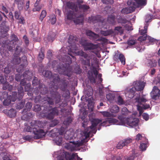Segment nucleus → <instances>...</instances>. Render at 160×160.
I'll return each instance as SVG.
<instances>
[{"label":"nucleus","instance_id":"f257e3e1","mask_svg":"<svg viewBox=\"0 0 160 160\" xmlns=\"http://www.w3.org/2000/svg\"><path fill=\"white\" fill-rule=\"evenodd\" d=\"M44 124L41 121L37 120H33L31 122V126L27 127L26 131L28 132H33L35 135L34 138L38 139L44 137L46 132L43 130L40 129L43 128Z\"/></svg>","mask_w":160,"mask_h":160},{"label":"nucleus","instance_id":"f03ea898","mask_svg":"<svg viewBox=\"0 0 160 160\" xmlns=\"http://www.w3.org/2000/svg\"><path fill=\"white\" fill-rule=\"evenodd\" d=\"M128 111L126 108H124L121 111V125H127L132 127L138 125L139 120L138 118L132 117L127 118L128 115Z\"/></svg>","mask_w":160,"mask_h":160},{"label":"nucleus","instance_id":"7ed1b4c3","mask_svg":"<svg viewBox=\"0 0 160 160\" xmlns=\"http://www.w3.org/2000/svg\"><path fill=\"white\" fill-rule=\"evenodd\" d=\"M59 87L58 85H54L50 89V92L51 96L52 99L54 100L56 104H58V107L61 109H63V108L66 107L68 104L66 98L63 100L61 99V96L60 94L57 92Z\"/></svg>","mask_w":160,"mask_h":160},{"label":"nucleus","instance_id":"20e7f679","mask_svg":"<svg viewBox=\"0 0 160 160\" xmlns=\"http://www.w3.org/2000/svg\"><path fill=\"white\" fill-rule=\"evenodd\" d=\"M64 64L61 65L57 68V70L60 74H63L70 77L71 72V69L70 65L72 62L71 58L68 55H65L63 57Z\"/></svg>","mask_w":160,"mask_h":160},{"label":"nucleus","instance_id":"39448f33","mask_svg":"<svg viewBox=\"0 0 160 160\" xmlns=\"http://www.w3.org/2000/svg\"><path fill=\"white\" fill-rule=\"evenodd\" d=\"M67 17L68 20L73 19V22L76 24L82 23L84 22L83 15L78 11L76 12L72 10L68 11Z\"/></svg>","mask_w":160,"mask_h":160},{"label":"nucleus","instance_id":"423d86ee","mask_svg":"<svg viewBox=\"0 0 160 160\" xmlns=\"http://www.w3.org/2000/svg\"><path fill=\"white\" fill-rule=\"evenodd\" d=\"M35 103H39L42 104V106L45 107L46 104L48 105L54 104L53 100L52 98L48 97L41 96L40 95L36 96L34 99Z\"/></svg>","mask_w":160,"mask_h":160},{"label":"nucleus","instance_id":"0eeeda50","mask_svg":"<svg viewBox=\"0 0 160 160\" xmlns=\"http://www.w3.org/2000/svg\"><path fill=\"white\" fill-rule=\"evenodd\" d=\"M42 74L44 77L48 78H52L53 83L57 84V85H58V84L60 81V79L58 74H52L51 71L47 70L43 71Z\"/></svg>","mask_w":160,"mask_h":160},{"label":"nucleus","instance_id":"6e6552de","mask_svg":"<svg viewBox=\"0 0 160 160\" xmlns=\"http://www.w3.org/2000/svg\"><path fill=\"white\" fill-rule=\"evenodd\" d=\"M123 28L121 27V36H122L123 39H125L128 37V35L130 32L133 30L132 26L129 24H127L123 25Z\"/></svg>","mask_w":160,"mask_h":160},{"label":"nucleus","instance_id":"1a4fd4ad","mask_svg":"<svg viewBox=\"0 0 160 160\" xmlns=\"http://www.w3.org/2000/svg\"><path fill=\"white\" fill-rule=\"evenodd\" d=\"M128 5L134 6L135 8L146 5L147 4L146 0H128Z\"/></svg>","mask_w":160,"mask_h":160},{"label":"nucleus","instance_id":"9d476101","mask_svg":"<svg viewBox=\"0 0 160 160\" xmlns=\"http://www.w3.org/2000/svg\"><path fill=\"white\" fill-rule=\"evenodd\" d=\"M11 96H8L7 92H4L0 96V100L2 102L4 105L8 106L11 102Z\"/></svg>","mask_w":160,"mask_h":160},{"label":"nucleus","instance_id":"9b49d317","mask_svg":"<svg viewBox=\"0 0 160 160\" xmlns=\"http://www.w3.org/2000/svg\"><path fill=\"white\" fill-rule=\"evenodd\" d=\"M81 44L85 51L96 49L99 47L98 44H94L91 42H87L85 40L82 41Z\"/></svg>","mask_w":160,"mask_h":160},{"label":"nucleus","instance_id":"f8f14e48","mask_svg":"<svg viewBox=\"0 0 160 160\" xmlns=\"http://www.w3.org/2000/svg\"><path fill=\"white\" fill-rule=\"evenodd\" d=\"M59 110L57 107L52 108L49 110V112L45 116L47 119L51 120L53 119L55 116L58 115Z\"/></svg>","mask_w":160,"mask_h":160},{"label":"nucleus","instance_id":"ddd939ff","mask_svg":"<svg viewBox=\"0 0 160 160\" xmlns=\"http://www.w3.org/2000/svg\"><path fill=\"white\" fill-rule=\"evenodd\" d=\"M48 91L47 87H44L42 84H39L38 87L35 88L33 92L35 94L37 95L39 93L42 95H44L47 93Z\"/></svg>","mask_w":160,"mask_h":160},{"label":"nucleus","instance_id":"4468645a","mask_svg":"<svg viewBox=\"0 0 160 160\" xmlns=\"http://www.w3.org/2000/svg\"><path fill=\"white\" fill-rule=\"evenodd\" d=\"M76 40V37L72 35L69 36L68 39V43L71 44L70 50L71 52H73L75 51L78 49V47L74 44L75 41Z\"/></svg>","mask_w":160,"mask_h":160},{"label":"nucleus","instance_id":"2eb2a0df","mask_svg":"<svg viewBox=\"0 0 160 160\" xmlns=\"http://www.w3.org/2000/svg\"><path fill=\"white\" fill-rule=\"evenodd\" d=\"M104 21L103 18L99 15L93 16H91L88 18V22L89 23H96L101 22L102 23Z\"/></svg>","mask_w":160,"mask_h":160},{"label":"nucleus","instance_id":"dca6fc26","mask_svg":"<svg viewBox=\"0 0 160 160\" xmlns=\"http://www.w3.org/2000/svg\"><path fill=\"white\" fill-rule=\"evenodd\" d=\"M151 95L153 99L156 100L159 98L160 96V90L157 86H154L153 87Z\"/></svg>","mask_w":160,"mask_h":160},{"label":"nucleus","instance_id":"f3484780","mask_svg":"<svg viewBox=\"0 0 160 160\" xmlns=\"http://www.w3.org/2000/svg\"><path fill=\"white\" fill-rule=\"evenodd\" d=\"M145 95H143L142 97H140V93L138 95V97L134 98L135 102L138 103V104L137 105V107H138L140 105V106L143 105L145 102L147 101V99L145 98Z\"/></svg>","mask_w":160,"mask_h":160},{"label":"nucleus","instance_id":"a211bd4d","mask_svg":"<svg viewBox=\"0 0 160 160\" xmlns=\"http://www.w3.org/2000/svg\"><path fill=\"white\" fill-rule=\"evenodd\" d=\"M65 9H71L74 10L75 12L78 11V7L77 5L72 2L69 1L66 3V6L65 7Z\"/></svg>","mask_w":160,"mask_h":160},{"label":"nucleus","instance_id":"6ab92c4d","mask_svg":"<svg viewBox=\"0 0 160 160\" xmlns=\"http://www.w3.org/2000/svg\"><path fill=\"white\" fill-rule=\"evenodd\" d=\"M118 122V120L115 119L113 118H108L105 119V121L102 122L100 126H105L106 127L109 126L108 123L115 124Z\"/></svg>","mask_w":160,"mask_h":160},{"label":"nucleus","instance_id":"aec40b11","mask_svg":"<svg viewBox=\"0 0 160 160\" xmlns=\"http://www.w3.org/2000/svg\"><path fill=\"white\" fill-rule=\"evenodd\" d=\"M128 5V7L122 9V10L121 11V13L127 14L132 13L135 11V8L134 6L129 5Z\"/></svg>","mask_w":160,"mask_h":160},{"label":"nucleus","instance_id":"412c9836","mask_svg":"<svg viewBox=\"0 0 160 160\" xmlns=\"http://www.w3.org/2000/svg\"><path fill=\"white\" fill-rule=\"evenodd\" d=\"M86 33L87 36H89V38L94 40L99 37L98 34H96L90 30H86Z\"/></svg>","mask_w":160,"mask_h":160},{"label":"nucleus","instance_id":"4be33fe9","mask_svg":"<svg viewBox=\"0 0 160 160\" xmlns=\"http://www.w3.org/2000/svg\"><path fill=\"white\" fill-rule=\"evenodd\" d=\"M145 64L147 66L152 68L156 66L157 62L155 59H148L145 62Z\"/></svg>","mask_w":160,"mask_h":160},{"label":"nucleus","instance_id":"5701e85b","mask_svg":"<svg viewBox=\"0 0 160 160\" xmlns=\"http://www.w3.org/2000/svg\"><path fill=\"white\" fill-rule=\"evenodd\" d=\"M23 75L24 79L30 81L32 78V73L28 70L23 73Z\"/></svg>","mask_w":160,"mask_h":160},{"label":"nucleus","instance_id":"b1692460","mask_svg":"<svg viewBox=\"0 0 160 160\" xmlns=\"http://www.w3.org/2000/svg\"><path fill=\"white\" fill-rule=\"evenodd\" d=\"M102 122V120L98 119H94L91 121L92 125L90 126L91 129L95 128L97 125L99 123Z\"/></svg>","mask_w":160,"mask_h":160},{"label":"nucleus","instance_id":"393cba45","mask_svg":"<svg viewBox=\"0 0 160 160\" xmlns=\"http://www.w3.org/2000/svg\"><path fill=\"white\" fill-rule=\"evenodd\" d=\"M134 87L135 88L136 91H141L143 90L144 85L142 82H138L135 83Z\"/></svg>","mask_w":160,"mask_h":160},{"label":"nucleus","instance_id":"a878e982","mask_svg":"<svg viewBox=\"0 0 160 160\" xmlns=\"http://www.w3.org/2000/svg\"><path fill=\"white\" fill-rule=\"evenodd\" d=\"M18 99L21 100L23 98L24 95V91L23 87L22 86H20L18 88Z\"/></svg>","mask_w":160,"mask_h":160},{"label":"nucleus","instance_id":"bb28decb","mask_svg":"<svg viewBox=\"0 0 160 160\" xmlns=\"http://www.w3.org/2000/svg\"><path fill=\"white\" fill-rule=\"evenodd\" d=\"M77 55L81 56L83 57L85 59H91V57L82 50L78 51L77 52Z\"/></svg>","mask_w":160,"mask_h":160},{"label":"nucleus","instance_id":"cd10ccee","mask_svg":"<svg viewBox=\"0 0 160 160\" xmlns=\"http://www.w3.org/2000/svg\"><path fill=\"white\" fill-rule=\"evenodd\" d=\"M150 108V106L149 104H145L144 103L143 105L142 104L141 106H140L139 105V106L138 107V111H139V113L140 114L142 113L143 110L146 109L148 108Z\"/></svg>","mask_w":160,"mask_h":160},{"label":"nucleus","instance_id":"c85d7f7f","mask_svg":"<svg viewBox=\"0 0 160 160\" xmlns=\"http://www.w3.org/2000/svg\"><path fill=\"white\" fill-rule=\"evenodd\" d=\"M107 21L110 24L115 25L116 23L115 16L112 15H109Z\"/></svg>","mask_w":160,"mask_h":160},{"label":"nucleus","instance_id":"c756f323","mask_svg":"<svg viewBox=\"0 0 160 160\" xmlns=\"http://www.w3.org/2000/svg\"><path fill=\"white\" fill-rule=\"evenodd\" d=\"M114 32V31L112 29H109L107 31H101V33L102 35L104 36H107L110 35Z\"/></svg>","mask_w":160,"mask_h":160},{"label":"nucleus","instance_id":"7c9ffc66","mask_svg":"<svg viewBox=\"0 0 160 160\" xmlns=\"http://www.w3.org/2000/svg\"><path fill=\"white\" fill-rule=\"evenodd\" d=\"M22 114H23V115L22 117V119L26 121L32 117V114L31 112L28 113L25 112L23 113L22 112Z\"/></svg>","mask_w":160,"mask_h":160},{"label":"nucleus","instance_id":"2f4dec72","mask_svg":"<svg viewBox=\"0 0 160 160\" xmlns=\"http://www.w3.org/2000/svg\"><path fill=\"white\" fill-rule=\"evenodd\" d=\"M7 114L10 118L15 117L16 115V112L14 109L11 108L10 110H8Z\"/></svg>","mask_w":160,"mask_h":160},{"label":"nucleus","instance_id":"473e14b6","mask_svg":"<svg viewBox=\"0 0 160 160\" xmlns=\"http://www.w3.org/2000/svg\"><path fill=\"white\" fill-rule=\"evenodd\" d=\"M136 91V90L134 87L130 88L128 92V97L130 98H133L134 96V94L135 93Z\"/></svg>","mask_w":160,"mask_h":160},{"label":"nucleus","instance_id":"72a5a7b5","mask_svg":"<svg viewBox=\"0 0 160 160\" xmlns=\"http://www.w3.org/2000/svg\"><path fill=\"white\" fill-rule=\"evenodd\" d=\"M32 106V104L31 102H28L26 103L25 105V108L23 109L22 112L24 113L25 112H28L31 109Z\"/></svg>","mask_w":160,"mask_h":160},{"label":"nucleus","instance_id":"f704fd0d","mask_svg":"<svg viewBox=\"0 0 160 160\" xmlns=\"http://www.w3.org/2000/svg\"><path fill=\"white\" fill-rule=\"evenodd\" d=\"M44 49L42 47L40 48V52L39 53L38 58L39 61H42L44 57Z\"/></svg>","mask_w":160,"mask_h":160},{"label":"nucleus","instance_id":"c9c22d12","mask_svg":"<svg viewBox=\"0 0 160 160\" xmlns=\"http://www.w3.org/2000/svg\"><path fill=\"white\" fill-rule=\"evenodd\" d=\"M24 0H14V2L15 3L18 5V8L20 10L22 9L23 4Z\"/></svg>","mask_w":160,"mask_h":160},{"label":"nucleus","instance_id":"e433bc0d","mask_svg":"<svg viewBox=\"0 0 160 160\" xmlns=\"http://www.w3.org/2000/svg\"><path fill=\"white\" fill-rule=\"evenodd\" d=\"M78 8L79 9L82 10L83 12H86L90 8L89 5L86 4H78Z\"/></svg>","mask_w":160,"mask_h":160},{"label":"nucleus","instance_id":"4c0bfd02","mask_svg":"<svg viewBox=\"0 0 160 160\" xmlns=\"http://www.w3.org/2000/svg\"><path fill=\"white\" fill-rule=\"evenodd\" d=\"M132 141V139L130 138H127L126 139H124L122 141L121 144V146L122 147L126 145H127L128 144L131 142Z\"/></svg>","mask_w":160,"mask_h":160},{"label":"nucleus","instance_id":"58836bf2","mask_svg":"<svg viewBox=\"0 0 160 160\" xmlns=\"http://www.w3.org/2000/svg\"><path fill=\"white\" fill-rule=\"evenodd\" d=\"M72 121V119L71 116L68 117L65 119L63 122V124L66 126H68Z\"/></svg>","mask_w":160,"mask_h":160},{"label":"nucleus","instance_id":"ea45409f","mask_svg":"<svg viewBox=\"0 0 160 160\" xmlns=\"http://www.w3.org/2000/svg\"><path fill=\"white\" fill-rule=\"evenodd\" d=\"M75 156V154L72 153L71 155L69 153H66L65 154V158L66 160H74Z\"/></svg>","mask_w":160,"mask_h":160},{"label":"nucleus","instance_id":"a19ab883","mask_svg":"<svg viewBox=\"0 0 160 160\" xmlns=\"http://www.w3.org/2000/svg\"><path fill=\"white\" fill-rule=\"evenodd\" d=\"M55 141L57 145H61L62 141V138L60 136H57L55 139Z\"/></svg>","mask_w":160,"mask_h":160},{"label":"nucleus","instance_id":"79ce46f5","mask_svg":"<svg viewBox=\"0 0 160 160\" xmlns=\"http://www.w3.org/2000/svg\"><path fill=\"white\" fill-rule=\"evenodd\" d=\"M19 55H13V61L16 64H18L21 62V58L19 57Z\"/></svg>","mask_w":160,"mask_h":160},{"label":"nucleus","instance_id":"37998d69","mask_svg":"<svg viewBox=\"0 0 160 160\" xmlns=\"http://www.w3.org/2000/svg\"><path fill=\"white\" fill-rule=\"evenodd\" d=\"M60 111L62 113V115L64 116H66L70 114V112L68 109L65 108L61 109Z\"/></svg>","mask_w":160,"mask_h":160},{"label":"nucleus","instance_id":"c03bdc74","mask_svg":"<svg viewBox=\"0 0 160 160\" xmlns=\"http://www.w3.org/2000/svg\"><path fill=\"white\" fill-rule=\"evenodd\" d=\"M147 39L149 43L150 44H153L155 43H156L158 42L157 39L149 36H148Z\"/></svg>","mask_w":160,"mask_h":160},{"label":"nucleus","instance_id":"a18cd8bd","mask_svg":"<svg viewBox=\"0 0 160 160\" xmlns=\"http://www.w3.org/2000/svg\"><path fill=\"white\" fill-rule=\"evenodd\" d=\"M68 86V83L65 80H63L62 82L61 86L60 87V89L63 91H65V90H68L67 88Z\"/></svg>","mask_w":160,"mask_h":160},{"label":"nucleus","instance_id":"49530a36","mask_svg":"<svg viewBox=\"0 0 160 160\" xmlns=\"http://www.w3.org/2000/svg\"><path fill=\"white\" fill-rule=\"evenodd\" d=\"M100 112L102 114L103 116L104 117H108V118H110L111 117H113V115L111 113L107 112V111H102Z\"/></svg>","mask_w":160,"mask_h":160},{"label":"nucleus","instance_id":"de8ad7c7","mask_svg":"<svg viewBox=\"0 0 160 160\" xmlns=\"http://www.w3.org/2000/svg\"><path fill=\"white\" fill-rule=\"evenodd\" d=\"M22 50V47L20 46H17L15 48V53L13 55H19Z\"/></svg>","mask_w":160,"mask_h":160},{"label":"nucleus","instance_id":"09e8293b","mask_svg":"<svg viewBox=\"0 0 160 160\" xmlns=\"http://www.w3.org/2000/svg\"><path fill=\"white\" fill-rule=\"evenodd\" d=\"M64 137L66 140H70L72 138V135L70 134L69 131H67L64 133Z\"/></svg>","mask_w":160,"mask_h":160},{"label":"nucleus","instance_id":"8fccbe9b","mask_svg":"<svg viewBox=\"0 0 160 160\" xmlns=\"http://www.w3.org/2000/svg\"><path fill=\"white\" fill-rule=\"evenodd\" d=\"M25 103V100H22L20 102L18 103L17 104V106L16 107V108L19 109H21L22 108Z\"/></svg>","mask_w":160,"mask_h":160},{"label":"nucleus","instance_id":"3c124183","mask_svg":"<svg viewBox=\"0 0 160 160\" xmlns=\"http://www.w3.org/2000/svg\"><path fill=\"white\" fill-rule=\"evenodd\" d=\"M148 26V25L147 24H145L144 27V29H141L139 31V33L141 35H147L146 33L147 32Z\"/></svg>","mask_w":160,"mask_h":160},{"label":"nucleus","instance_id":"603ef678","mask_svg":"<svg viewBox=\"0 0 160 160\" xmlns=\"http://www.w3.org/2000/svg\"><path fill=\"white\" fill-rule=\"evenodd\" d=\"M119 110V107L116 105L113 106L110 109L112 113H116L118 112Z\"/></svg>","mask_w":160,"mask_h":160},{"label":"nucleus","instance_id":"864d4df0","mask_svg":"<svg viewBox=\"0 0 160 160\" xmlns=\"http://www.w3.org/2000/svg\"><path fill=\"white\" fill-rule=\"evenodd\" d=\"M153 83L159 86L160 85V74H158L154 78Z\"/></svg>","mask_w":160,"mask_h":160},{"label":"nucleus","instance_id":"5fc2aeb1","mask_svg":"<svg viewBox=\"0 0 160 160\" xmlns=\"http://www.w3.org/2000/svg\"><path fill=\"white\" fill-rule=\"evenodd\" d=\"M91 59H82L81 60V62L82 64L87 66H90V60Z\"/></svg>","mask_w":160,"mask_h":160},{"label":"nucleus","instance_id":"6e6d98bb","mask_svg":"<svg viewBox=\"0 0 160 160\" xmlns=\"http://www.w3.org/2000/svg\"><path fill=\"white\" fill-rule=\"evenodd\" d=\"M136 42V39L133 38H129V39L127 41V44L129 46H132L134 45Z\"/></svg>","mask_w":160,"mask_h":160},{"label":"nucleus","instance_id":"4d7b16f0","mask_svg":"<svg viewBox=\"0 0 160 160\" xmlns=\"http://www.w3.org/2000/svg\"><path fill=\"white\" fill-rule=\"evenodd\" d=\"M13 43L12 41H10L6 45L7 49L10 51L12 52L13 51Z\"/></svg>","mask_w":160,"mask_h":160},{"label":"nucleus","instance_id":"13d9d810","mask_svg":"<svg viewBox=\"0 0 160 160\" xmlns=\"http://www.w3.org/2000/svg\"><path fill=\"white\" fill-rule=\"evenodd\" d=\"M26 66H24V65H23L22 64H21L17 68V72L18 73L22 72L24 70V68Z\"/></svg>","mask_w":160,"mask_h":160},{"label":"nucleus","instance_id":"bf43d9fd","mask_svg":"<svg viewBox=\"0 0 160 160\" xmlns=\"http://www.w3.org/2000/svg\"><path fill=\"white\" fill-rule=\"evenodd\" d=\"M106 97L107 100L110 102H112L114 98V95L112 93H108L107 94Z\"/></svg>","mask_w":160,"mask_h":160},{"label":"nucleus","instance_id":"052dcab7","mask_svg":"<svg viewBox=\"0 0 160 160\" xmlns=\"http://www.w3.org/2000/svg\"><path fill=\"white\" fill-rule=\"evenodd\" d=\"M22 62V64L24 65V66H27L28 65V62L27 61V57L24 55L21 58V62Z\"/></svg>","mask_w":160,"mask_h":160},{"label":"nucleus","instance_id":"680f3d73","mask_svg":"<svg viewBox=\"0 0 160 160\" xmlns=\"http://www.w3.org/2000/svg\"><path fill=\"white\" fill-rule=\"evenodd\" d=\"M114 60L117 62H119L120 60V53L119 52L115 53L113 57Z\"/></svg>","mask_w":160,"mask_h":160},{"label":"nucleus","instance_id":"e2e57ef3","mask_svg":"<svg viewBox=\"0 0 160 160\" xmlns=\"http://www.w3.org/2000/svg\"><path fill=\"white\" fill-rule=\"evenodd\" d=\"M130 101L129 100H123V99L121 97V105H124L127 106L129 105Z\"/></svg>","mask_w":160,"mask_h":160},{"label":"nucleus","instance_id":"0e129e2a","mask_svg":"<svg viewBox=\"0 0 160 160\" xmlns=\"http://www.w3.org/2000/svg\"><path fill=\"white\" fill-rule=\"evenodd\" d=\"M6 82V79H5L3 74L0 71V84H4Z\"/></svg>","mask_w":160,"mask_h":160},{"label":"nucleus","instance_id":"69168bd1","mask_svg":"<svg viewBox=\"0 0 160 160\" xmlns=\"http://www.w3.org/2000/svg\"><path fill=\"white\" fill-rule=\"evenodd\" d=\"M87 106L88 109L90 110L91 111H92L93 108V102L91 100H89Z\"/></svg>","mask_w":160,"mask_h":160},{"label":"nucleus","instance_id":"338daca9","mask_svg":"<svg viewBox=\"0 0 160 160\" xmlns=\"http://www.w3.org/2000/svg\"><path fill=\"white\" fill-rule=\"evenodd\" d=\"M31 89V84L30 83H28L25 85L24 91L25 92H30Z\"/></svg>","mask_w":160,"mask_h":160},{"label":"nucleus","instance_id":"774afa93","mask_svg":"<svg viewBox=\"0 0 160 160\" xmlns=\"http://www.w3.org/2000/svg\"><path fill=\"white\" fill-rule=\"evenodd\" d=\"M46 15V12L45 10H42L40 14L39 19L42 22L43 19L45 17Z\"/></svg>","mask_w":160,"mask_h":160}]
</instances>
